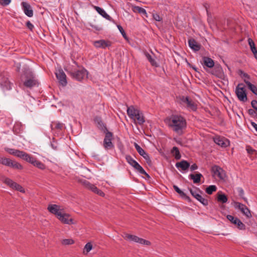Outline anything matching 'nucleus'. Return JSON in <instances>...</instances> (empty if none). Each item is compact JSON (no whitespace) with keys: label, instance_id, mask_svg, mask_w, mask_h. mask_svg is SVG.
<instances>
[{"label":"nucleus","instance_id":"nucleus-1","mask_svg":"<svg viewBox=\"0 0 257 257\" xmlns=\"http://www.w3.org/2000/svg\"><path fill=\"white\" fill-rule=\"evenodd\" d=\"M167 123L173 132L181 136L187 127L186 119L180 115H172L168 119Z\"/></svg>","mask_w":257,"mask_h":257},{"label":"nucleus","instance_id":"nucleus-7","mask_svg":"<svg viewBox=\"0 0 257 257\" xmlns=\"http://www.w3.org/2000/svg\"><path fill=\"white\" fill-rule=\"evenodd\" d=\"M105 133V137L103 140V146L105 150H110L113 149L114 146L112 143L113 139V134L108 131L104 132Z\"/></svg>","mask_w":257,"mask_h":257},{"label":"nucleus","instance_id":"nucleus-43","mask_svg":"<svg viewBox=\"0 0 257 257\" xmlns=\"http://www.w3.org/2000/svg\"><path fill=\"white\" fill-rule=\"evenodd\" d=\"M34 166L37 167L38 168L40 169H41V170H44L45 169V165L42 163L41 162H40V161L37 160L35 162V163H34Z\"/></svg>","mask_w":257,"mask_h":257},{"label":"nucleus","instance_id":"nucleus-53","mask_svg":"<svg viewBox=\"0 0 257 257\" xmlns=\"http://www.w3.org/2000/svg\"><path fill=\"white\" fill-rule=\"evenodd\" d=\"M36 160H37V159L31 156L30 158H29V161L28 162L31 164L33 165H34V164L35 163Z\"/></svg>","mask_w":257,"mask_h":257},{"label":"nucleus","instance_id":"nucleus-46","mask_svg":"<svg viewBox=\"0 0 257 257\" xmlns=\"http://www.w3.org/2000/svg\"><path fill=\"white\" fill-rule=\"evenodd\" d=\"M74 243L72 239H64L62 241V243L64 245H70Z\"/></svg>","mask_w":257,"mask_h":257},{"label":"nucleus","instance_id":"nucleus-29","mask_svg":"<svg viewBox=\"0 0 257 257\" xmlns=\"http://www.w3.org/2000/svg\"><path fill=\"white\" fill-rule=\"evenodd\" d=\"M202 60L203 64L208 68H212L214 65V61L209 57H203Z\"/></svg>","mask_w":257,"mask_h":257},{"label":"nucleus","instance_id":"nucleus-57","mask_svg":"<svg viewBox=\"0 0 257 257\" xmlns=\"http://www.w3.org/2000/svg\"><path fill=\"white\" fill-rule=\"evenodd\" d=\"M252 52V53H253V56H254V58L256 59V60L257 61V48H256L255 49H253L252 51H251Z\"/></svg>","mask_w":257,"mask_h":257},{"label":"nucleus","instance_id":"nucleus-42","mask_svg":"<svg viewBox=\"0 0 257 257\" xmlns=\"http://www.w3.org/2000/svg\"><path fill=\"white\" fill-rule=\"evenodd\" d=\"M138 236L134 235H131L129 234H126L125 235V238H126L127 239L132 241L134 242H136L137 241Z\"/></svg>","mask_w":257,"mask_h":257},{"label":"nucleus","instance_id":"nucleus-31","mask_svg":"<svg viewBox=\"0 0 257 257\" xmlns=\"http://www.w3.org/2000/svg\"><path fill=\"white\" fill-rule=\"evenodd\" d=\"M132 10L134 13H138L141 14L143 16L148 17L147 12L146 10L143 8L139 6H134L132 8Z\"/></svg>","mask_w":257,"mask_h":257},{"label":"nucleus","instance_id":"nucleus-30","mask_svg":"<svg viewBox=\"0 0 257 257\" xmlns=\"http://www.w3.org/2000/svg\"><path fill=\"white\" fill-rule=\"evenodd\" d=\"M173 188L183 198L189 202L191 201L190 198L183 192L177 185H174L173 186Z\"/></svg>","mask_w":257,"mask_h":257},{"label":"nucleus","instance_id":"nucleus-37","mask_svg":"<svg viewBox=\"0 0 257 257\" xmlns=\"http://www.w3.org/2000/svg\"><path fill=\"white\" fill-rule=\"evenodd\" d=\"M145 56L148 61L150 62L151 65L153 66L157 67L158 66L156 61L154 59L152 56L148 52L145 53Z\"/></svg>","mask_w":257,"mask_h":257},{"label":"nucleus","instance_id":"nucleus-28","mask_svg":"<svg viewBox=\"0 0 257 257\" xmlns=\"http://www.w3.org/2000/svg\"><path fill=\"white\" fill-rule=\"evenodd\" d=\"M1 86L4 90H10L12 89L13 84L8 79H5L1 82Z\"/></svg>","mask_w":257,"mask_h":257},{"label":"nucleus","instance_id":"nucleus-25","mask_svg":"<svg viewBox=\"0 0 257 257\" xmlns=\"http://www.w3.org/2000/svg\"><path fill=\"white\" fill-rule=\"evenodd\" d=\"M94 122L96 124L98 128L101 131L105 132L107 131V127L105 124L103 122L100 117L96 116L94 118Z\"/></svg>","mask_w":257,"mask_h":257},{"label":"nucleus","instance_id":"nucleus-58","mask_svg":"<svg viewBox=\"0 0 257 257\" xmlns=\"http://www.w3.org/2000/svg\"><path fill=\"white\" fill-rule=\"evenodd\" d=\"M90 26H91V27L92 28L94 29L95 30H97V31H100V30H102L101 28V27H99V26H98L93 25H91Z\"/></svg>","mask_w":257,"mask_h":257},{"label":"nucleus","instance_id":"nucleus-36","mask_svg":"<svg viewBox=\"0 0 257 257\" xmlns=\"http://www.w3.org/2000/svg\"><path fill=\"white\" fill-rule=\"evenodd\" d=\"M171 153L173 155L176 160H179L181 158L179 149L177 147H174L172 150Z\"/></svg>","mask_w":257,"mask_h":257},{"label":"nucleus","instance_id":"nucleus-32","mask_svg":"<svg viewBox=\"0 0 257 257\" xmlns=\"http://www.w3.org/2000/svg\"><path fill=\"white\" fill-rule=\"evenodd\" d=\"M238 74L243 79V81L246 85L248 82H250L249 80L250 79V76L247 73L244 72L242 70H239Z\"/></svg>","mask_w":257,"mask_h":257},{"label":"nucleus","instance_id":"nucleus-52","mask_svg":"<svg viewBox=\"0 0 257 257\" xmlns=\"http://www.w3.org/2000/svg\"><path fill=\"white\" fill-rule=\"evenodd\" d=\"M26 26L27 28L31 31H32L34 28V25L30 22V21H28L27 22Z\"/></svg>","mask_w":257,"mask_h":257},{"label":"nucleus","instance_id":"nucleus-26","mask_svg":"<svg viewBox=\"0 0 257 257\" xmlns=\"http://www.w3.org/2000/svg\"><path fill=\"white\" fill-rule=\"evenodd\" d=\"M188 45L189 47L194 51H198L201 48V45L193 39L188 40Z\"/></svg>","mask_w":257,"mask_h":257},{"label":"nucleus","instance_id":"nucleus-27","mask_svg":"<svg viewBox=\"0 0 257 257\" xmlns=\"http://www.w3.org/2000/svg\"><path fill=\"white\" fill-rule=\"evenodd\" d=\"M139 110L138 109H135L133 106H131L127 109V113L131 118L135 119V116Z\"/></svg>","mask_w":257,"mask_h":257},{"label":"nucleus","instance_id":"nucleus-61","mask_svg":"<svg viewBox=\"0 0 257 257\" xmlns=\"http://www.w3.org/2000/svg\"><path fill=\"white\" fill-rule=\"evenodd\" d=\"M246 150L247 151V152L248 153H252L254 151L253 149H252L250 147H248L247 149H246Z\"/></svg>","mask_w":257,"mask_h":257},{"label":"nucleus","instance_id":"nucleus-17","mask_svg":"<svg viewBox=\"0 0 257 257\" xmlns=\"http://www.w3.org/2000/svg\"><path fill=\"white\" fill-rule=\"evenodd\" d=\"M21 6L25 14L29 17H32L33 16V11L30 5L27 2H23L21 3Z\"/></svg>","mask_w":257,"mask_h":257},{"label":"nucleus","instance_id":"nucleus-20","mask_svg":"<svg viewBox=\"0 0 257 257\" xmlns=\"http://www.w3.org/2000/svg\"><path fill=\"white\" fill-rule=\"evenodd\" d=\"M176 167L180 171H186L190 166V163L186 160H182L175 164Z\"/></svg>","mask_w":257,"mask_h":257},{"label":"nucleus","instance_id":"nucleus-11","mask_svg":"<svg viewBox=\"0 0 257 257\" xmlns=\"http://www.w3.org/2000/svg\"><path fill=\"white\" fill-rule=\"evenodd\" d=\"M226 218L232 224L236 225L239 229L244 230L245 229V225L238 218L231 215H227Z\"/></svg>","mask_w":257,"mask_h":257},{"label":"nucleus","instance_id":"nucleus-5","mask_svg":"<svg viewBox=\"0 0 257 257\" xmlns=\"http://www.w3.org/2000/svg\"><path fill=\"white\" fill-rule=\"evenodd\" d=\"M125 159L127 162L133 167H134L140 174L145 175L147 177H150L148 174L146 173L143 168L130 155H126Z\"/></svg>","mask_w":257,"mask_h":257},{"label":"nucleus","instance_id":"nucleus-44","mask_svg":"<svg viewBox=\"0 0 257 257\" xmlns=\"http://www.w3.org/2000/svg\"><path fill=\"white\" fill-rule=\"evenodd\" d=\"M218 201L224 203L227 201V198L224 194H220L218 196Z\"/></svg>","mask_w":257,"mask_h":257},{"label":"nucleus","instance_id":"nucleus-35","mask_svg":"<svg viewBox=\"0 0 257 257\" xmlns=\"http://www.w3.org/2000/svg\"><path fill=\"white\" fill-rule=\"evenodd\" d=\"M202 175L201 173H197L195 175L190 174L189 177L190 179L193 180L194 183H199L200 182L201 178L202 177Z\"/></svg>","mask_w":257,"mask_h":257},{"label":"nucleus","instance_id":"nucleus-23","mask_svg":"<svg viewBox=\"0 0 257 257\" xmlns=\"http://www.w3.org/2000/svg\"><path fill=\"white\" fill-rule=\"evenodd\" d=\"M215 144L222 148H225L229 145V141L224 138L216 137L214 139Z\"/></svg>","mask_w":257,"mask_h":257},{"label":"nucleus","instance_id":"nucleus-12","mask_svg":"<svg viewBox=\"0 0 257 257\" xmlns=\"http://www.w3.org/2000/svg\"><path fill=\"white\" fill-rule=\"evenodd\" d=\"M234 206L235 208H238L241 212L247 218H250L251 217L250 210L244 204L236 202L234 203Z\"/></svg>","mask_w":257,"mask_h":257},{"label":"nucleus","instance_id":"nucleus-18","mask_svg":"<svg viewBox=\"0 0 257 257\" xmlns=\"http://www.w3.org/2000/svg\"><path fill=\"white\" fill-rule=\"evenodd\" d=\"M93 45L97 48L105 49L106 47L111 46V42L105 40H100L94 41Z\"/></svg>","mask_w":257,"mask_h":257},{"label":"nucleus","instance_id":"nucleus-55","mask_svg":"<svg viewBox=\"0 0 257 257\" xmlns=\"http://www.w3.org/2000/svg\"><path fill=\"white\" fill-rule=\"evenodd\" d=\"M14 168L16 169H22L23 168V166L20 163L16 162L15 164Z\"/></svg>","mask_w":257,"mask_h":257},{"label":"nucleus","instance_id":"nucleus-14","mask_svg":"<svg viewBox=\"0 0 257 257\" xmlns=\"http://www.w3.org/2000/svg\"><path fill=\"white\" fill-rule=\"evenodd\" d=\"M214 175L217 176L220 180H225L226 175L224 170L218 166H214L212 168Z\"/></svg>","mask_w":257,"mask_h":257},{"label":"nucleus","instance_id":"nucleus-59","mask_svg":"<svg viewBox=\"0 0 257 257\" xmlns=\"http://www.w3.org/2000/svg\"><path fill=\"white\" fill-rule=\"evenodd\" d=\"M51 146L55 150L57 149V144H56V143H55L54 142L51 143Z\"/></svg>","mask_w":257,"mask_h":257},{"label":"nucleus","instance_id":"nucleus-19","mask_svg":"<svg viewBox=\"0 0 257 257\" xmlns=\"http://www.w3.org/2000/svg\"><path fill=\"white\" fill-rule=\"evenodd\" d=\"M57 218L59 220L65 224H70L73 223V219L69 218V215L63 213L62 211L59 214Z\"/></svg>","mask_w":257,"mask_h":257},{"label":"nucleus","instance_id":"nucleus-51","mask_svg":"<svg viewBox=\"0 0 257 257\" xmlns=\"http://www.w3.org/2000/svg\"><path fill=\"white\" fill-rule=\"evenodd\" d=\"M153 18L156 21H158V22H160L162 20V19L160 17V16L158 14H153Z\"/></svg>","mask_w":257,"mask_h":257},{"label":"nucleus","instance_id":"nucleus-38","mask_svg":"<svg viewBox=\"0 0 257 257\" xmlns=\"http://www.w3.org/2000/svg\"><path fill=\"white\" fill-rule=\"evenodd\" d=\"M247 86L248 89L255 95L257 96V87L254 84H252L251 82H248Z\"/></svg>","mask_w":257,"mask_h":257},{"label":"nucleus","instance_id":"nucleus-9","mask_svg":"<svg viewBox=\"0 0 257 257\" xmlns=\"http://www.w3.org/2000/svg\"><path fill=\"white\" fill-rule=\"evenodd\" d=\"M4 183L9 186L11 188L13 189H15L21 192H25V190L20 185L18 184L16 182L13 181L12 180L9 178H4L3 179Z\"/></svg>","mask_w":257,"mask_h":257},{"label":"nucleus","instance_id":"nucleus-62","mask_svg":"<svg viewBox=\"0 0 257 257\" xmlns=\"http://www.w3.org/2000/svg\"><path fill=\"white\" fill-rule=\"evenodd\" d=\"M248 113L250 115H253L255 112V111L252 109H249L248 110Z\"/></svg>","mask_w":257,"mask_h":257},{"label":"nucleus","instance_id":"nucleus-60","mask_svg":"<svg viewBox=\"0 0 257 257\" xmlns=\"http://www.w3.org/2000/svg\"><path fill=\"white\" fill-rule=\"evenodd\" d=\"M251 125L257 132V124L256 123H255L254 122H251Z\"/></svg>","mask_w":257,"mask_h":257},{"label":"nucleus","instance_id":"nucleus-41","mask_svg":"<svg viewBox=\"0 0 257 257\" xmlns=\"http://www.w3.org/2000/svg\"><path fill=\"white\" fill-rule=\"evenodd\" d=\"M236 191L238 193V195L243 199L245 202H247V199L244 197V191L243 189L241 187H237L236 188Z\"/></svg>","mask_w":257,"mask_h":257},{"label":"nucleus","instance_id":"nucleus-3","mask_svg":"<svg viewBox=\"0 0 257 257\" xmlns=\"http://www.w3.org/2000/svg\"><path fill=\"white\" fill-rule=\"evenodd\" d=\"M69 73L73 79L79 81L86 78L88 75L87 71L83 67L70 70Z\"/></svg>","mask_w":257,"mask_h":257},{"label":"nucleus","instance_id":"nucleus-33","mask_svg":"<svg viewBox=\"0 0 257 257\" xmlns=\"http://www.w3.org/2000/svg\"><path fill=\"white\" fill-rule=\"evenodd\" d=\"M136 119H137L138 122L140 125L143 124L145 122L143 114L140 110L136 114L134 120Z\"/></svg>","mask_w":257,"mask_h":257},{"label":"nucleus","instance_id":"nucleus-39","mask_svg":"<svg viewBox=\"0 0 257 257\" xmlns=\"http://www.w3.org/2000/svg\"><path fill=\"white\" fill-rule=\"evenodd\" d=\"M217 187L215 185H210L206 188L205 191L208 194H211L213 192L216 191Z\"/></svg>","mask_w":257,"mask_h":257},{"label":"nucleus","instance_id":"nucleus-13","mask_svg":"<svg viewBox=\"0 0 257 257\" xmlns=\"http://www.w3.org/2000/svg\"><path fill=\"white\" fill-rule=\"evenodd\" d=\"M56 76L58 80L59 83L62 86H66L67 81L66 79V75L62 69L58 70L56 73Z\"/></svg>","mask_w":257,"mask_h":257},{"label":"nucleus","instance_id":"nucleus-22","mask_svg":"<svg viewBox=\"0 0 257 257\" xmlns=\"http://www.w3.org/2000/svg\"><path fill=\"white\" fill-rule=\"evenodd\" d=\"M47 209L50 212L55 214L57 217L62 211V209H60L59 206L56 204H50L48 205Z\"/></svg>","mask_w":257,"mask_h":257},{"label":"nucleus","instance_id":"nucleus-6","mask_svg":"<svg viewBox=\"0 0 257 257\" xmlns=\"http://www.w3.org/2000/svg\"><path fill=\"white\" fill-rule=\"evenodd\" d=\"M6 151L10 154L20 158L27 162L29 161V158L31 157V155L28 153L17 149L7 148Z\"/></svg>","mask_w":257,"mask_h":257},{"label":"nucleus","instance_id":"nucleus-40","mask_svg":"<svg viewBox=\"0 0 257 257\" xmlns=\"http://www.w3.org/2000/svg\"><path fill=\"white\" fill-rule=\"evenodd\" d=\"M11 161L12 160L9 158L0 157V164H2L7 166H9V165L10 164Z\"/></svg>","mask_w":257,"mask_h":257},{"label":"nucleus","instance_id":"nucleus-16","mask_svg":"<svg viewBox=\"0 0 257 257\" xmlns=\"http://www.w3.org/2000/svg\"><path fill=\"white\" fill-rule=\"evenodd\" d=\"M83 183L86 188L90 190L94 193L101 196L104 195V193L102 191L97 188L94 185L90 184L88 181L85 180Z\"/></svg>","mask_w":257,"mask_h":257},{"label":"nucleus","instance_id":"nucleus-21","mask_svg":"<svg viewBox=\"0 0 257 257\" xmlns=\"http://www.w3.org/2000/svg\"><path fill=\"white\" fill-rule=\"evenodd\" d=\"M211 74L216 77L223 79L224 77V74L222 67L220 66H215L211 71Z\"/></svg>","mask_w":257,"mask_h":257},{"label":"nucleus","instance_id":"nucleus-56","mask_svg":"<svg viewBox=\"0 0 257 257\" xmlns=\"http://www.w3.org/2000/svg\"><path fill=\"white\" fill-rule=\"evenodd\" d=\"M191 171H194L198 168V166L196 164H193L190 166Z\"/></svg>","mask_w":257,"mask_h":257},{"label":"nucleus","instance_id":"nucleus-48","mask_svg":"<svg viewBox=\"0 0 257 257\" xmlns=\"http://www.w3.org/2000/svg\"><path fill=\"white\" fill-rule=\"evenodd\" d=\"M117 27L118 29L119 30V32H120V33L121 34V35H122L123 37L125 39H127V37L126 34H125L124 31L123 30L122 27L120 25H117Z\"/></svg>","mask_w":257,"mask_h":257},{"label":"nucleus","instance_id":"nucleus-47","mask_svg":"<svg viewBox=\"0 0 257 257\" xmlns=\"http://www.w3.org/2000/svg\"><path fill=\"white\" fill-rule=\"evenodd\" d=\"M247 41L251 51H252L253 49L256 48L255 46V44L251 38H248Z\"/></svg>","mask_w":257,"mask_h":257},{"label":"nucleus","instance_id":"nucleus-24","mask_svg":"<svg viewBox=\"0 0 257 257\" xmlns=\"http://www.w3.org/2000/svg\"><path fill=\"white\" fill-rule=\"evenodd\" d=\"M93 7L94 9L100 15H101L102 17H103L105 19H106L109 21H113L112 20V18L108 14H107L106 13V12L101 8L98 7V6H93Z\"/></svg>","mask_w":257,"mask_h":257},{"label":"nucleus","instance_id":"nucleus-54","mask_svg":"<svg viewBox=\"0 0 257 257\" xmlns=\"http://www.w3.org/2000/svg\"><path fill=\"white\" fill-rule=\"evenodd\" d=\"M251 106L255 110H257V101L255 100H253L251 102Z\"/></svg>","mask_w":257,"mask_h":257},{"label":"nucleus","instance_id":"nucleus-49","mask_svg":"<svg viewBox=\"0 0 257 257\" xmlns=\"http://www.w3.org/2000/svg\"><path fill=\"white\" fill-rule=\"evenodd\" d=\"M92 248V245L90 242L87 243L84 247V249L86 250L87 252H89Z\"/></svg>","mask_w":257,"mask_h":257},{"label":"nucleus","instance_id":"nucleus-45","mask_svg":"<svg viewBox=\"0 0 257 257\" xmlns=\"http://www.w3.org/2000/svg\"><path fill=\"white\" fill-rule=\"evenodd\" d=\"M136 242L142 244H146V245L150 244V242L149 241L145 240L143 238H140L139 237H138L137 241Z\"/></svg>","mask_w":257,"mask_h":257},{"label":"nucleus","instance_id":"nucleus-64","mask_svg":"<svg viewBox=\"0 0 257 257\" xmlns=\"http://www.w3.org/2000/svg\"><path fill=\"white\" fill-rule=\"evenodd\" d=\"M19 66H20V65H19ZM18 69H20V66H18Z\"/></svg>","mask_w":257,"mask_h":257},{"label":"nucleus","instance_id":"nucleus-8","mask_svg":"<svg viewBox=\"0 0 257 257\" xmlns=\"http://www.w3.org/2000/svg\"><path fill=\"white\" fill-rule=\"evenodd\" d=\"M190 192L191 195L203 205L206 206L208 204V200L201 195L200 193H202V191L200 189L198 188H196L195 190L190 189Z\"/></svg>","mask_w":257,"mask_h":257},{"label":"nucleus","instance_id":"nucleus-63","mask_svg":"<svg viewBox=\"0 0 257 257\" xmlns=\"http://www.w3.org/2000/svg\"><path fill=\"white\" fill-rule=\"evenodd\" d=\"M16 163V162L15 161H11V163H10V164L9 165V167H12V168H13L14 167V166H15V164Z\"/></svg>","mask_w":257,"mask_h":257},{"label":"nucleus","instance_id":"nucleus-2","mask_svg":"<svg viewBox=\"0 0 257 257\" xmlns=\"http://www.w3.org/2000/svg\"><path fill=\"white\" fill-rule=\"evenodd\" d=\"M22 81L24 85L30 89L38 87L39 84L35 75L30 70L25 71L24 74V79Z\"/></svg>","mask_w":257,"mask_h":257},{"label":"nucleus","instance_id":"nucleus-34","mask_svg":"<svg viewBox=\"0 0 257 257\" xmlns=\"http://www.w3.org/2000/svg\"><path fill=\"white\" fill-rule=\"evenodd\" d=\"M64 126V124L63 123H61L59 121H55L53 122L51 124V127L52 130H57L61 131L62 130Z\"/></svg>","mask_w":257,"mask_h":257},{"label":"nucleus","instance_id":"nucleus-4","mask_svg":"<svg viewBox=\"0 0 257 257\" xmlns=\"http://www.w3.org/2000/svg\"><path fill=\"white\" fill-rule=\"evenodd\" d=\"M235 92L239 101L243 102L247 101V94L245 86L243 83L238 84L235 88Z\"/></svg>","mask_w":257,"mask_h":257},{"label":"nucleus","instance_id":"nucleus-10","mask_svg":"<svg viewBox=\"0 0 257 257\" xmlns=\"http://www.w3.org/2000/svg\"><path fill=\"white\" fill-rule=\"evenodd\" d=\"M134 146L138 153L142 156L146 160L149 165L152 164V161L148 153L146 152L138 144L135 143Z\"/></svg>","mask_w":257,"mask_h":257},{"label":"nucleus","instance_id":"nucleus-15","mask_svg":"<svg viewBox=\"0 0 257 257\" xmlns=\"http://www.w3.org/2000/svg\"><path fill=\"white\" fill-rule=\"evenodd\" d=\"M181 101L186 104L187 107L192 111H195L197 109V105L194 102V101L189 98V97L182 96L181 98Z\"/></svg>","mask_w":257,"mask_h":257},{"label":"nucleus","instance_id":"nucleus-50","mask_svg":"<svg viewBox=\"0 0 257 257\" xmlns=\"http://www.w3.org/2000/svg\"><path fill=\"white\" fill-rule=\"evenodd\" d=\"M11 2V0H0V5L3 6H8Z\"/></svg>","mask_w":257,"mask_h":257}]
</instances>
